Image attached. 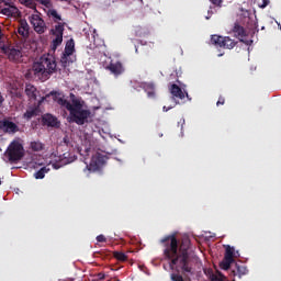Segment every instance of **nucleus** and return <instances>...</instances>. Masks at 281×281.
I'll use <instances>...</instances> for the list:
<instances>
[{"label": "nucleus", "mask_w": 281, "mask_h": 281, "mask_svg": "<svg viewBox=\"0 0 281 281\" xmlns=\"http://www.w3.org/2000/svg\"><path fill=\"white\" fill-rule=\"evenodd\" d=\"M160 243L164 245L165 260H168L172 281H184L183 276L192 273V259L190 258V239H182L180 246L177 236L168 235ZM182 273V274H180Z\"/></svg>", "instance_id": "obj_1"}, {"label": "nucleus", "mask_w": 281, "mask_h": 281, "mask_svg": "<svg viewBox=\"0 0 281 281\" xmlns=\"http://www.w3.org/2000/svg\"><path fill=\"white\" fill-rule=\"evenodd\" d=\"M53 97L54 102H57L61 109H66L70 113V120L75 124H78V126H83V124H87L89 122V119L91 117V111L85 110L82 106L85 105L83 101H80V99L76 98L75 93H70V100L65 99V95L61 97V94L57 91H50L45 97H42L41 100L35 102L33 105H30L26 110V112L23 114L24 120H32L33 117H38L41 115V105L47 98Z\"/></svg>", "instance_id": "obj_2"}, {"label": "nucleus", "mask_w": 281, "mask_h": 281, "mask_svg": "<svg viewBox=\"0 0 281 281\" xmlns=\"http://www.w3.org/2000/svg\"><path fill=\"white\" fill-rule=\"evenodd\" d=\"M56 58L52 55H43L37 61L33 64L32 71L38 80L45 82L49 80L52 74H56Z\"/></svg>", "instance_id": "obj_3"}, {"label": "nucleus", "mask_w": 281, "mask_h": 281, "mask_svg": "<svg viewBox=\"0 0 281 281\" xmlns=\"http://www.w3.org/2000/svg\"><path fill=\"white\" fill-rule=\"evenodd\" d=\"M0 49L2 54L8 56L11 63H21V59L23 58V50L21 47L0 43Z\"/></svg>", "instance_id": "obj_4"}, {"label": "nucleus", "mask_w": 281, "mask_h": 281, "mask_svg": "<svg viewBox=\"0 0 281 281\" xmlns=\"http://www.w3.org/2000/svg\"><path fill=\"white\" fill-rule=\"evenodd\" d=\"M7 155L9 157V161H21L25 155L23 145L20 144L19 140H13L7 149Z\"/></svg>", "instance_id": "obj_5"}, {"label": "nucleus", "mask_w": 281, "mask_h": 281, "mask_svg": "<svg viewBox=\"0 0 281 281\" xmlns=\"http://www.w3.org/2000/svg\"><path fill=\"white\" fill-rule=\"evenodd\" d=\"M212 45H216V47H223L224 49H234L238 42L232 40L229 36H221V35H212L211 36Z\"/></svg>", "instance_id": "obj_6"}, {"label": "nucleus", "mask_w": 281, "mask_h": 281, "mask_svg": "<svg viewBox=\"0 0 281 281\" xmlns=\"http://www.w3.org/2000/svg\"><path fill=\"white\" fill-rule=\"evenodd\" d=\"M65 33V25L63 23H58L55 25V29L50 30V34L55 36V38L52 41L50 49L53 52H56L60 45H63V34Z\"/></svg>", "instance_id": "obj_7"}, {"label": "nucleus", "mask_w": 281, "mask_h": 281, "mask_svg": "<svg viewBox=\"0 0 281 281\" xmlns=\"http://www.w3.org/2000/svg\"><path fill=\"white\" fill-rule=\"evenodd\" d=\"M105 164L106 157L100 153H95L94 155H92L90 164L87 165L86 168L90 172H98V170H101V168H103Z\"/></svg>", "instance_id": "obj_8"}, {"label": "nucleus", "mask_w": 281, "mask_h": 281, "mask_svg": "<svg viewBox=\"0 0 281 281\" xmlns=\"http://www.w3.org/2000/svg\"><path fill=\"white\" fill-rule=\"evenodd\" d=\"M78 157L74 153L66 151L64 153L59 159L55 162L49 164L54 170H60L64 166H68V164H74Z\"/></svg>", "instance_id": "obj_9"}, {"label": "nucleus", "mask_w": 281, "mask_h": 281, "mask_svg": "<svg viewBox=\"0 0 281 281\" xmlns=\"http://www.w3.org/2000/svg\"><path fill=\"white\" fill-rule=\"evenodd\" d=\"M76 52V43L74 42V40H69L66 43L63 56H61V64L64 65V67H67V63H71L69 60V56H72L74 53Z\"/></svg>", "instance_id": "obj_10"}, {"label": "nucleus", "mask_w": 281, "mask_h": 281, "mask_svg": "<svg viewBox=\"0 0 281 281\" xmlns=\"http://www.w3.org/2000/svg\"><path fill=\"white\" fill-rule=\"evenodd\" d=\"M0 131L8 133L9 135H14V133H19V125L10 121V119H4L0 121Z\"/></svg>", "instance_id": "obj_11"}, {"label": "nucleus", "mask_w": 281, "mask_h": 281, "mask_svg": "<svg viewBox=\"0 0 281 281\" xmlns=\"http://www.w3.org/2000/svg\"><path fill=\"white\" fill-rule=\"evenodd\" d=\"M30 23L37 34H45V21L40 15H32Z\"/></svg>", "instance_id": "obj_12"}, {"label": "nucleus", "mask_w": 281, "mask_h": 281, "mask_svg": "<svg viewBox=\"0 0 281 281\" xmlns=\"http://www.w3.org/2000/svg\"><path fill=\"white\" fill-rule=\"evenodd\" d=\"M170 93L172 95V100L175 102V106L179 104L178 100H186V95L188 98V92H183V90L176 83H172L170 87Z\"/></svg>", "instance_id": "obj_13"}, {"label": "nucleus", "mask_w": 281, "mask_h": 281, "mask_svg": "<svg viewBox=\"0 0 281 281\" xmlns=\"http://www.w3.org/2000/svg\"><path fill=\"white\" fill-rule=\"evenodd\" d=\"M105 69L113 74V76H122V74H124V65H122L121 61H111Z\"/></svg>", "instance_id": "obj_14"}, {"label": "nucleus", "mask_w": 281, "mask_h": 281, "mask_svg": "<svg viewBox=\"0 0 281 281\" xmlns=\"http://www.w3.org/2000/svg\"><path fill=\"white\" fill-rule=\"evenodd\" d=\"M18 34L22 36V38H27L30 36V24H27V21L21 20L19 27H18Z\"/></svg>", "instance_id": "obj_15"}, {"label": "nucleus", "mask_w": 281, "mask_h": 281, "mask_svg": "<svg viewBox=\"0 0 281 281\" xmlns=\"http://www.w3.org/2000/svg\"><path fill=\"white\" fill-rule=\"evenodd\" d=\"M235 269L231 271V276L233 278H236V276H238V278H240L241 276H247V273H249V270L247 269V266L240 265V263H236L235 265Z\"/></svg>", "instance_id": "obj_16"}, {"label": "nucleus", "mask_w": 281, "mask_h": 281, "mask_svg": "<svg viewBox=\"0 0 281 281\" xmlns=\"http://www.w3.org/2000/svg\"><path fill=\"white\" fill-rule=\"evenodd\" d=\"M42 122L45 126H58V119L49 113L42 116Z\"/></svg>", "instance_id": "obj_17"}, {"label": "nucleus", "mask_w": 281, "mask_h": 281, "mask_svg": "<svg viewBox=\"0 0 281 281\" xmlns=\"http://www.w3.org/2000/svg\"><path fill=\"white\" fill-rule=\"evenodd\" d=\"M24 91H25V94L27 95L29 100L36 101V98L38 95V90L36 89V87H34L32 83H26Z\"/></svg>", "instance_id": "obj_18"}, {"label": "nucleus", "mask_w": 281, "mask_h": 281, "mask_svg": "<svg viewBox=\"0 0 281 281\" xmlns=\"http://www.w3.org/2000/svg\"><path fill=\"white\" fill-rule=\"evenodd\" d=\"M5 5H9V8H3L1 13L4 14V16H14L16 12H19V9L14 7L12 3V0L8 1V4L4 3Z\"/></svg>", "instance_id": "obj_19"}, {"label": "nucleus", "mask_w": 281, "mask_h": 281, "mask_svg": "<svg viewBox=\"0 0 281 281\" xmlns=\"http://www.w3.org/2000/svg\"><path fill=\"white\" fill-rule=\"evenodd\" d=\"M209 280L211 281H226L227 277L223 274L221 271L216 270V272L209 270L207 273Z\"/></svg>", "instance_id": "obj_20"}, {"label": "nucleus", "mask_w": 281, "mask_h": 281, "mask_svg": "<svg viewBox=\"0 0 281 281\" xmlns=\"http://www.w3.org/2000/svg\"><path fill=\"white\" fill-rule=\"evenodd\" d=\"M233 32L236 36V38H238L239 41H243V38H245V36H247V32H245V27L240 26V24L235 23L234 27H233Z\"/></svg>", "instance_id": "obj_21"}, {"label": "nucleus", "mask_w": 281, "mask_h": 281, "mask_svg": "<svg viewBox=\"0 0 281 281\" xmlns=\"http://www.w3.org/2000/svg\"><path fill=\"white\" fill-rule=\"evenodd\" d=\"M143 89L147 92L148 98H155V83H143Z\"/></svg>", "instance_id": "obj_22"}, {"label": "nucleus", "mask_w": 281, "mask_h": 281, "mask_svg": "<svg viewBox=\"0 0 281 281\" xmlns=\"http://www.w3.org/2000/svg\"><path fill=\"white\" fill-rule=\"evenodd\" d=\"M236 254V249L229 245L225 246V254H224V258H228L229 260L234 261V256Z\"/></svg>", "instance_id": "obj_23"}, {"label": "nucleus", "mask_w": 281, "mask_h": 281, "mask_svg": "<svg viewBox=\"0 0 281 281\" xmlns=\"http://www.w3.org/2000/svg\"><path fill=\"white\" fill-rule=\"evenodd\" d=\"M233 262H234L233 259H228L227 257H224L223 260L220 262V268L223 269V271H228Z\"/></svg>", "instance_id": "obj_24"}, {"label": "nucleus", "mask_w": 281, "mask_h": 281, "mask_svg": "<svg viewBox=\"0 0 281 281\" xmlns=\"http://www.w3.org/2000/svg\"><path fill=\"white\" fill-rule=\"evenodd\" d=\"M31 150H33V153H41V150H44L45 149V145H43V143L41 142H31Z\"/></svg>", "instance_id": "obj_25"}, {"label": "nucleus", "mask_w": 281, "mask_h": 281, "mask_svg": "<svg viewBox=\"0 0 281 281\" xmlns=\"http://www.w3.org/2000/svg\"><path fill=\"white\" fill-rule=\"evenodd\" d=\"M49 172V167H42L38 171L34 173L35 179H45V175Z\"/></svg>", "instance_id": "obj_26"}, {"label": "nucleus", "mask_w": 281, "mask_h": 281, "mask_svg": "<svg viewBox=\"0 0 281 281\" xmlns=\"http://www.w3.org/2000/svg\"><path fill=\"white\" fill-rule=\"evenodd\" d=\"M113 256L120 262H126V260H128V257L126 256V254H124L122 251H114Z\"/></svg>", "instance_id": "obj_27"}, {"label": "nucleus", "mask_w": 281, "mask_h": 281, "mask_svg": "<svg viewBox=\"0 0 281 281\" xmlns=\"http://www.w3.org/2000/svg\"><path fill=\"white\" fill-rule=\"evenodd\" d=\"M79 153L81 157H83L86 167L89 166V164L87 162V159H89V153H91V148H86L85 150L80 149ZM85 170H89V169L86 168Z\"/></svg>", "instance_id": "obj_28"}, {"label": "nucleus", "mask_w": 281, "mask_h": 281, "mask_svg": "<svg viewBox=\"0 0 281 281\" xmlns=\"http://www.w3.org/2000/svg\"><path fill=\"white\" fill-rule=\"evenodd\" d=\"M10 0H0V3H5L8 4ZM20 3H23L24 5H32V0H19Z\"/></svg>", "instance_id": "obj_29"}, {"label": "nucleus", "mask_w": 281, "mask_h": 281, "mask_svg": "<svg viewBox=\"0 0 281 281\" xmlns=\"http://www.w3.org/2000/svg\"><path fill=\"white\" fill-rule=\"evenodd\" d=\"M37 3H41L45 8H52V0H35Z\"/></svg>", "instance_id": "obj_30"}, {"label": "nucleus", "mask_w": 281, "mask_h": 281, "mask_svg": "<svg viewBox=\"0 0 281 281\" xmlns=\"http://www.w3.org/2000/svg\"><path fill=\"white\" fill-rule=\"evenodd\" d=\"M50 16H53L54 19H56L57 21H63V18L60 16V14H58L57 10H52L50 11Z\"/></svg>", "instance_id": "obj_31"}, {"label": "nucleus", "mask_w": 281, "mask_h": 281, "mask_svg": "<svg viewBox=\"0 0 281 281\" xmlns=\"http://www.w3.org/2000/svg\"><path fill=\"white\" fill-rule=\"evenodd\" d=\"M223 104H225V97L220 95V98H218V100L216 102V106H221Z\"/></svg>", "instance_id": "obj_32"}, {"label": "nucleus", "mask_w": 281, "mask_h": 281, "mask_svg": "<svg viewBox=\"0 0 281 281\" xmlns=\"http://www.w3.org/2000/svg\"><path fill=\"white\" fill-rule=\"evenodd\" d=\"M97 241L98 243H106V237L104 235H98L97 236Z\"/></svg>", "instance_id": "obj_33"}, {"label": "nucleus", "mask_w": 281, "mask_h": 281, "mask_svg": "<svg viewBox=\"0 0 281 281\" xmlns=\"http://www.w3.org/2000/svg\"><path fill=\"white\" fill-rule=\"evenodd\" d=\"M211 3H213V5H217L218 8H221V4L223 3V0H210Z\"/></svg>", "instance_id": "obj_34"}, {"label": "nucleus", "mask_w": 281, "mask_h": 281, "mask_svg": "<svg viewBox=\"0 0 281 281\" xmlns=\"http://www.w3.org/2000/svg\"><path fill=\"white\" fill-rule=\"evenodd\" d=\"M170 109H175V105L164 106V108H162V111H164L165 113H168V111H170Z\"/></svg>", "instance_id": "obj_35"}, {"label": "nucleus", "mask_w": 281, "mask_h": 281, "mask_svg": "<svg viewBox=\"0 0 281 281\" xmlns=\"http://www.w3.org/2000/svg\"><path fill=\"white\" fill-rule=\"evenodd\" d=\"M270 1L269 0H262V4L260 5V8H267V5H269Z\"/></svg>", "instance_id": "obj_36"}, {"label": "nucleus", "mask_w": 281, "mask_h": 281, "mask_svg": "<svg viewBox=\"0 0 281 281\" xmlns=\"http://www.w3.org/2000/svg\"><path fill=\"white\" fill-rule=\"evenodd\" d=\"M105 276L104 273H99V280H104Z\"/></svg>", "instance_id": "obj_37"}, {"label": "nucleus", "mask_w": 281, "mask_h": 281, "mask_svg": "<svg viewBox=\"0 0 281 281\" xmlns=\"http://www.w3.org/2000/svg\"><path fill=\"white\" fill-rule=\"evenodd\" d=\"M3 101H4L3 95H1V93H0V106H1V104H3Z\"/></svg>", "instance_id": "obj_38"}, {"label": "nucleus", "mask_w": 281, "mask_h": 281, "mask_svg": "<svg viewBox=\"0 0 281 281\" xmlns=\"http://www.w3.org/2000/svg\"><path fill=\"white\" fill-rule=\"evenodd\" d=\"M59 1H69V0H59Z\"/></svg>", "instance_id": "obj_39"}, {"label": "nucleus", "mask_w": 281, "mask_h": 281, "mask_svg": "<svg viewBox=\"0 0 281 281\" xmlns=\"http://www.w3.org/2000/svg\"><path fill=\"white\" fill-rule=\"evenodd\" d=\"M218 56H223V54H220Z\"/></svg>", "instance_id": "obj_40"}, {"label": "nucleus", "mask_w": 281, "mask_h": 281, "mask_svg": "<svg viewBox=\"0 0 281 281\" xmlns=\"http://www.w3.org/2000/svg\"><path fill=\"white\" fill-rule=\"evenodd\" d=\"M0 186H1V179H0Z\"/></svg>", "instance_id": "obj_41"}]
</instances>
